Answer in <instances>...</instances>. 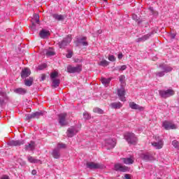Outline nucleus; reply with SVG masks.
Segmentation results:
<instances>
[{"label": "nucleus", "instance_id": "obj_1", "mask_svg": "<svg viewBox=\"0 0 179 179\" xmlns=\"http://www.w3.org/2000/svg\"><path fill=\"white\" fill-rule=\"evenodd\" d=\"M158 68H160L162 71L155 72V78H163L166 73H169V72H171V71H173V67L164 64H160Z\"/></svg>", "mask_w": 179, "mask_h": 179}, {"label": "nucleus", "instance_id": "obj_2", "mask_svg": "<svg viewBox=\"0 0 179 179\" xmlns=\"http://www.w3.org/2000/svg\"><path fill=\"white\" fill-rule=\"evenodd\" d=\"M124 138L130 145L138 143V138H136V136L134 133L127 132L124 134Z\"/></svg>", "mask_w": 179, "mask_h": 179}, {"label": "nucleus", "instance_id": "obj_3", "mask_svg": "<svg viewBox=\"0 0 179 179\" xmlns=\"http://www.w3.org/2000/svg\"><path fill=\"white\" fill-rule=\"evenodd\" d=\"M86 40H87V37L86 36H77L75 41L76 47H79L80 45H83V47H87V45H89V43H87V41H86Z\"/></svg>", "mask_w": 179, "mask_h": 179}, {"label": "nucleus", "instance_id": "obj_4", "mask_svg": "<svg viewBox=\"0 0 179 179\" xmlns=\"http://www.w3.org/2000/svg\"><path fill=\"white\" fill-rule=\"evenodd\" d=\"M159 96L162 97V99H167L169 97H171V96H174L176 92L172 89H169L166 90H159Z\"/></svg>", "mask_w": 179, "mask_h": 179}, {"label": "nucleus", "instance_id": "obj_5", "mask_svg": "<svg viewBox=\"0 0 179 179\" xmlns=\"http://www.w3.org/2000/svg\"><path fill=\"white\" fill-rule=\"evenodd\" d=\"M67 72L69 73H80L82 72V64H78L76 66L69 65L67 66Z\"/></svg>", "mask_w": 179, "mask_h": 179}, {"label": "nucleus", "instance_id": "obj_6", "mask_svg": "<svg viewBox=\"0 0 179 179\" xmlns=\"http://www.w3.org/2000/svg\"><path fill=\"white\" fill-rule=\"evenodd\" d=\"M9 100V97H8V94H6V92L3 90H0V107H2L3 104H6L8 101Z\"/></svg>", "mask_w": 179, "mask_h": 179}, {"label": "nucleus", "instance_id": "obj_7", "mask_svg": "<svg viewBox=\"0 0 179 179\" xmlns=\"http://www.w3.org/2000/svg\"><path fill=\"white\" fill-rule=\"evenodd\" d=\"M154 138L155 139L156 141L152 143V146L155 148V149H162L164 145L163 140L160 138V136H154Z\"/></svg>", "mask_w": 179, "mask_h": 179}, {"label": "nucleus", "instance_id": "obj_8", "mask_svg": "<svg viewBox=\"0 0 179 179\" xmlns=\"http://www.w3.org/2000/svg\"><path fill=\"white\" fill-rule=\"evenodd\" d=\"M71 41H72V38L69 35L66 38H64L62 41H59L58 45L59 48H65Z\"/></svg>", "mask_w": 179, "mask_h": 179}, {"label": "nucleus", "instance_id": "obj_9", "mask_svg": "<svg viewBox=\"0 0 179 179\" xmlns=\"http://www.w3.org/2000/svg\"><path fill=\"white\" fill-rule=\"evenodd\" d=\"M141 159L145 162H153V160H155V157H153L152 153L145 152L141 155Z\"/></svg>", "mask_w": 179, "mask_h": 179}, {"label": "nucleus", "instance_id": "obj_10", "mask_svg": "<svg viewBox=\"0 0 179 179\" xmlns=\"http://www.w3.org/2000/svg\"><path fill=\"white\" fill-rule=\"evenodd\" d=\"M78 129H76V127H71L68 129L66 131V135L68 138H73V136H75V134H78Z\"/></svg>", "mask_w": 179, "mask_h": 179}, {"label": "nucleus", "instance_id": "obj_11", "mask_svg": "<svg viewBox=\"0 0 179 179\" xmlns=\"http://www.w3.org/2000/svg\"><path fill=\"white\" fill-rule=\"evenodd\" d=\"M115 140L113 138H109L105 141V145L108 150L114 149V148H115Z\"/></svg>", "mask_w": 179, "mask_h": 179}, {"label": "nucleus", "instance_id": "obj_12", "mask_svg": "<svg viewBox=\"0 0 179 179\" xmlns=\"http://www.w3.org/2000/svg\"><path fill=\"white\" fill-rule=\"evenodd\" d=\"M86 167L87 169H90V170H97V169L101 167V165L94 162H87Z\"/></svg>", "mask_w": 179, "mask_h": 179}, {"label": "nucleus", "instance_id": "obj_13", "mask_svg": "<svg viewBox=\"0 0 179 179\" xmlns=\"http://www.w3.org/2000/svg\"><path fill=\"white\" fill-rule=\"evenodd\" d=\"M117 95L121 101H126L127 99H125V88L122 87L121 88L118 89Z\"/></svg>", "mask_w": 179, "mask_h": 179}, {"label": "nucleus", "instance_id": "obj_14", "mask_svg": "<svg viewBox=\"0 0 179 179\" xmlns=\"http://www.w3.org/2000/svg\"><path fill=\"white\" fill-rule=\"evenodd\" d=\"M66 113H61L59 115V124L61 127H64L66 125Z\"/></svg>", "mask_w": 179, "mask_h": 179}, {"label": "nucleus", "instance_id": "obj_15", "mask_svg": "<svg viewBox=\"0 0 179 179\" xmlns=\"http://www.w3.org/2000/svg\"><path fill=\"white\" fill-rule=\"evenodd\" d=\"M162 127L166 130L169 129H176L177 127L174 124H171L170 122L165 121L162 124Z\"/></svg>", "mask_w": 179, "mask_h": 179}, {"label": "nucleus", "instance_id": "obj_16", "mask_svg": "<svg viewBox=\"0 0 179 179\" xmlns=\"http://www.w3.org/2000/svg\"><path fill=\"white\" fill-rule=\"evenodd\" d=\"M8 145L9 146H21V145H24V140H12L8 143Z\"/></svg>", "mask_w": 179, "mask_h": 179}, {"label": "nucleus", "instance_id": "obj_17", "mask_svg": "<svg viewBox=\"0 0 179 179\" xmlns=\"http://www.w3.org/2000/svg\"><path fill=\"white\" fill-rule=\"evenodd\" d=\"M115 170L116 171H122V173H126V171H128V167L122 166L120 164H116L115 165Z\"/></svg>", "mask_w": 179, "mask_h": 179}, {"label": "nucleus", "instance_id": "obj_18", "mask_svg": "<svg viewBox=\"0 0 179 179\" xmlns=\"http://www.w3.org/2000/svg\"><path fill=\"white\" fill-rule=\"evenodd\" d=\"M31 73L29 69L25 68L22 69L21 71V78L22 79H26V78H29Z\"/></svg>", "mask_w": 179, "mask_h": 179}, {"label": "nucleus", "instance_id": "obj_19", "mask_svg": "<svg viewBox=\"0 0 179 179\" xmlns=\"http://www.w3.org/2000/svg\"><path fill=\"white\" fill-rule=\"evenodd\" d=\"M39 36L41 38H47L50 36V31L42 29L39 33Z\"/></svg>", "mask_w": 179, "mask_h": 179}, {"label": "nucleus", "instance_id": "obj_20", "mask_svg": "<svg viewBox=\"0 0 179 179\" xmlns=\"http://www.w3.org/2000/svg\"><path fill=\"white\" fill-rule=\"evenodd\" d=\"M152 34H153V33H150L148 34L144 35L143 36L138 38L136 41L137 43H141V41H146V40H148L150 36H152Z\"/></svg>", "mask_w": 179, "mask_h": 179}, {"label": "nucleus", "instance_id": "obj_21", "mask_svg": "<svg viewBox=\"0 0 179 179\" xmlns=\"http://www.w3.org/2000/svg\"><path fill=\"white\" fill-rule=\"evenodd\" d=\"M34 80V79L33 78V77H29V78H25V80H24V83L25 86H28V87H30V86L33 85Z\"/></svg>", "mask_w": 179, "mask_h": 179}, {"label": "nucleus", "instance_id": "obj_22", "mask_svg": "<svg viewBox=\"0 0 179 179\" xmlns=\"http://www.w3.org/2000/svg\"><path fill=\"white\" fill-rule=\"evenodd\" d=\"M52 155L54 159H59L61 157V152H59V150L55 148L52 152Z\"/></svg>", "mask_w": 179, "mask_h": 179}, {"label": "nucleus", "instance_id": "obj_23", "mask_svg": "<svg viewBox=\"0 0 179 179\" xmlns=\"http://www.w3.org/2000/svg\"><path fill=\"white\" fill-rule=\"evenodd\" d=\"M35 143L34 141H31L28 145H25V150H34Z\"/></svg>", "mask_w": 179, "mask_h": 179}, {"label": "nucleus", "instance_id": "obj_24", "mask_svg": "<svg viewBox=\"0 0 179 179\" xmlns=\"http://www.w3.org/2000/svg\"><path fill=\"white\" fill-rule=\"evenodd\" d=\"M15 93H17V94H26L27 93V90L24 88H17L14 90Z\"/></svg>", "mask_w": 179, "mask_h": 179}, {"label": "nucleus", "instance_id": "obj_25", "mask_svg": "<svg viewBox=\"0 0 179 179\" xmlns=\"http://www.w3.org/2000/svg\"><path fill=\"white\" fill-rule=\"evenodd\" d=\"M129 107H131L132 110H143V107L139 106V105L134 102L129 103Z\"/></svg>", "mask_w": 179, "mask_h": 179}, {"label": "nucleus", "instance_id": "obj_26", "mask_svg": "<svg viewBox=\"0 0 179 179\" xmlns=\"http://www.w3.org/2000/svg\"><path fill=\"white\" fill-rule=\"evenodd\" d=\"M59 83H61V80L58 78L52 80V87H58V86H59Z\"/></svg>", "mask_w": 179, "mask_h": 179}, {"label": "nucleus", "instance_id": "obj_27", "mask_svg": "<svg viewBox=\"0 0 179 179\" xmlns=\"http://www.w3.org/2000/svg\"><path fill=\"white\" fill-rule=\"evenodd\" d=\"M112 108L118 109L122 107V104L120 102H114L110 104Z\"/></svg>", "mask_w": 179, "mask_h": 179}, {"label": "nucleus", "instance_id": "obj_28", "mask_svg": "<svg viewBox=\"0 0 179 179\" xmlns=\"http://www.w3.org/2000/svg\"><path fill=\"white\" fill-rule=\"evenodd\" d=\"M52 16L55 20L62 21L65 19V17L62 15L53 14Z\"/></svg>", "mask_w": 179, "mask_h": 179}, {"label": "nucleus", "instance_id": "obj_29", "mask_svg": "<svg viewBox=\"0 0 179 179\" xmlns=\"http://www.w3.org/2000/svg\"><path fill=\"white\" fill-rule=\"evenodd\" d=\"M27 159H28V162H29V163H34V164L40 163V159H35L31 156H28Z\"/></svg>", "mask_w": 179, "mask_h": 179}, {"label": "nucleus", "instance_id": "obj_30", "mask_svg": "<svg viewBox=\"0 0 179 179\" xmlns=\"http://www.w3.org/2000/svg\"><path fill=\"white\" fill-rule=\"evenodd\" d=\"M122 162H123V163H124V164H134V159H132V158H123Z\"/></svg>", "mask_w": 179, "mask_h": 179}, {"label": "nucleus", "instance_id": "obj_31", "mask_svg": "<svg viewBox=\"0 0 179 179\" xmlns=\"http://www.w3.org/2000/svg\"><path fill=\"white\" fill-rule=\"evenodd\" d=\"M110 82H111V78H101V83H103L104 86H108V85L110 84Z\"/></svg>", "mask_w": 179, "mask_h": 179}, {"label": "nucleus", "instance_id": "obj_32", "mask_svg": "<svg viewBox=\"0 0 179 179\" xmlns=\"http://www.w3.org/2000/svg\"><path fill=\"white\" fill-rule=\"evenodd\" d=\"M47 57H52V55H55V52L53 51L52 49L50 48L49 50L46 51Z\"/></svg>", "mask_w": 179, "mask_h": 179}, {"label": "nucleus", "instance_id": "obj_33", "mask_svg": "<svg viewBox=\"0 0 179 179\" xmlns=\"http://www.w3.org/2000/svg\"><path fill=\"white\" fill-rule=\"evenodd\" d=\"M110 62H108L107 60H102L99 62V65L100 66H108Z\"/></svg>", "mask_w": 179, "mask_h": 179}, {"label": "nucleus", "instance_id": "obj_34", "mask_svg": "<svg viewBox=\"0 0 179 179\" xmlns=\"http://www.w3.org/2000/svg\"><path fill=\"white\" fill-rule=\"evenodd\" d=\"M41 115H43V112H35L32 113L33 118H39Z\"/></svg>", "mask_w": 179, "mask_h": 179}, {"label": "nucleus", "instance_id": "obj_35", "mask_svg": "<svg viewBox=\"0 0 179 179\" xmlns=\"http://www.w3.org/2000/svg\"><path fill=\"white\" fill-rule=\"evenodd\" d=\"M132 20H136V22H137L138 24H141V23H142V21L139 20V18L138 17V15H136V14L132 15Z\"/></svg>", "mask_w": 179, "mask_h": 179}, {"label": "nucleus", "instance_id": "obj_36", "mask_svg": "<svg viewBox=\"0 0 179 179\" xmlns=\"http://www.w3.org/2000/svg\"><path fill=\"white\" fill-rule=\"evenodd\" d=\"M65 148H66V145L64 143H58L56 149L60 150V149H65Z\"/></svg>", "mask_w": 179, "mask_h": 179}, {"label": "nucleus", "instance_id": "obj_37", "mask_svg": "<svg viewBox=\"0 0 179 179\" xmlns=\"http://www.w3.org/2000/svg\"><path fill=\"white\" fill-rule=\"evenodd\" d=\"M34 22L36 23H38V22H40V15H38V14L34 15Z\"/></svg>", "mask_w": 179, "mask_h": 179}, {"label": "nucleus", "instance_id": "obj_38", "mask_svg": "<svg viewBox=\"0 0 179 179\" xmlns=\"http://www.w3.org/2000/svg\"><path fill=\"white\" fill-rule=\"evenodd\" d=\"M94 113H97L98 114H103L104 111L102 109H100L99 108H94L93 109Z\"/></svg>", "mask_w": 179, "mask_h": 179}, {"label": "nucleus", "instance_id": "obj_39", "mask_svg": "<svg viewBox=\"0 0 179 179\" xmlns=\"http://www.w3.org/2000/svg\"><path fill=\"white\" fill-rule=\"evenodd\" d=\"M50 78L52 80L57 79L58 78V72H53L50 74Z\"/></svg>", "mask_w": 179, "mask_h": 179}, {"label": "nucleus", "instance_id": "obj_40", "mask_svg": "<svg viewBox=\"0 0 179 179\" xmlns=\"http://www.w3.org/2000/svg\"><path fill=\"white\" fill-rule=\"evenodd\" d=\"M33 113L25 115V120L30 121V120L33 119Z\"/></svg>", "mask_w": 179, "mask_h": 179}, {"label": "nucleus", "instance_id": "obj_41", "mask_svg": "<svg viewBox=\"0 0 179 179\" xmlns=\"http://www.w3.org/2000/svg\"><path fill=\"white\" fill-rule=\"evenodd\" d=\"M125 69H127V65H122V66L116 67L117 71H125Z\"/></svg>", "mask_w": 179, "mask_h": 179}, {"label": "nucleus", "instance_id": "obj_42", "mask_svg": "<svg viewBox=\"0 0 179 179\" xmlns=\"http://www.w3.org/2000/svg\"><path fill=\"white\" fill-rule=\"evenodd\" d=\"M45 68H47V64H41L38 66V69L39 71H43V69H45Z\"/></svg>", "mask_w": 179, "mask_h": 179}, {"label": "nucleus", "instance_id": "obj_43", "mask_svg": "<svg viewBox=\"0 0 179 179\" xmlns=\"http://www.w3.org/2000/svg\"><path fill=\"white\" fill-rule=\"evenodd\" d=\"M172 145L174 148H178L179 147V143L177 141V140H174L172 141Z\"/></svg>", "mask_w": 179, "mask_h": 179}, {"label": "nucleus", "instance_id": "obj_44", "mask_svg": "<svg viewBox=\"0 0 179 179\" xmlns=\"http://www.w3.org/2000/svg\"><path fill=\"white\" fill-rule=\"evenodd\" d=\"M73 52L71 50H68V54L66 55V58H72Z\"/></svg>", "mask_w": 179, "mask_h": 179}, {"label": "nucleus", "instance_id": "obj_45", "mask_svg": "<svg viewBox=\"0 0 179 179\" xmlns=\"http://www.w3.org/2000/svg\"><path fill=\"white\" fill-rule=\"evenodd\" d=\"M83 117H84L85 120H90V115H89V113H87V112H85L83 113Z\"/></svg>", "mask_w": 179, "mask_h": 179}, {"label": "nucleus", "instance_id": "obj_46", "mask_svg": "<svg viewBox=\"0 0 179 179\" xmlns=\"http://www.w3.org/2000/svg\"><path fill=\"white\" fill-rule=\"evenodd\" d=\"M108 59L111 61V62H114L115 61V57L114 55H109Z\"/></svg>", "mask_w": 179, "mask_h": 179}, {"label": "nucleus", "instance_id": "obj_47", "mask_svg": "<svg viewBox=\"0 0 179 179\" xmlns=\"http://www.w3.org/2000/svg\"><path fill=\"white\" fill-rule=\"evenodd\" d=\"M124 80H125V76L122 75L120 77V82L122 83Z\"/></svg>", "mask_w": 179, "mask_h": 179}, {"label": "nucleus", "instance_id": "obj_48", "mask_svg": "<svg viewBox=\"0 0 179 179\" xmlns=\"http://www.w3.org/2000/svg\"><path fill=\"white\" fill-rule=\"evenodd\" d=\"M45 78H46L45 74H42L41 76L40 81L43 82V80H45Z\"/></svg>", "mask_w": 179, "mask_h": 179}, {"label": "nucleus", "instance_id": "obj_49", "mask_svg": "<svg viewBox=\"0 0 179 179\" xmlns=\"http://www.w3.org/2000/svg\"><path fill=\"white\" fill-rule=\"evenodd\" d=\"M31 30L36 29V23L32 22V26L31 27Z\"/></svg>", "mask_w": 179, "mask_h": 179}, {"label": "nucleus", "instance_id": "obj_50", "mask_svg": "<svg viewBox=\"0 0 179 179\" xmlns=\"http://www.w3.org/2000/svg\"><path fill=\"white\" fill-rule=\"evenodd\" d=\"M176 34L171 33V34H170V37H171V38H172V39L176 38Z\"/></svg>", "mask_w": 179, "mask_h": 179}, {"label": "nucleus", "instance_id": "obj_51", "mask_svg": "<svg viewBox=\"0 0 179 179\" xmlns=\"http://www.w3.org/2000/svg\"><path fill=\"white\" fill-rule=\"evenodd\" d=\"M122 53H119L118 55H117V58L118 59H122Z\"/></svg>", "mask_w": 179, "mask_h": 179}, {"label": "nucleus", "instance_id": "obj_52", "mask_svg": "<svg viewBox=\"0 0 179 179\" xmlns=\"http://www.w3.org/2000/svg\"><path fill=\"white\" fill-rule=\"evenodd\" d=\"M31 174L32 176H36V174H37V171H36V169L32 170Z\"/></svg>", "mask_w": 179, "mask_h": 179}, {"label": "nucleus", "instance_id": "obj_53", "mask_svg": "<svg viewBox=\"0 0 179 179\" xmlns=\"http://www.w3.org/2000/svg\"><path fill=\"white\" fill-rule=\"evenodd\" d=\"M124 178H125L126 179H131V176H129V174H125V175H124Z\"/></svg>", "mask_w": 179, "mask_h": 179}, {"label": "nucleus", "instance_id": "obj_54", "mask_svg": "<svg viewBox=\"0 0 179 179\" xmlns=\"http://www.w3.org/2000/svg\"><path fill=\"white\" fill-rule=\"evenodd\" d=\"M75 62H78V63L82 62V59H76Z\"/></svg>", "mask_w": 179, "mask_h": 179}, {"label": "nucleus", "instance_id": "obj_55", "mask_svg": "<svg viewBox=\"0 0 179 179\" xmlns=\"http://www.w3.org/2000/svg\"><path fill=\"white\" fill-rule=\"evenodd\" d=\"M104 1V2H106V3H107V0H103Z\"/></svg>", "mask_w": 179, "mask_h": 179}, {"label": "nucleus", "instance_id": "obj_56", "mask_svg": "<svg viewBox=\"0 0 179 179\" xmlns=\"http://www.w3.org/2000/svg\"><path fill=\"white\" fill-rule=\"evenodd\" d=\"M99 34H100V33H101V31H99Z\"/></svg>", "mask_w": 179, "mask_h": 179}, {"label": "nucleus", "instance_id": "obj_57", "mask_svg": "<svg viewBox=\"0 0 179 179\" xmlns=\"http://www.w3.org/2000/svg\"><path fill=\"white\" fill-rule=\"evenodd\" d=\"M119 1H123V0H119Z\"/></svg>", "mask_w": 179, "mask_h": 179}]
</instances>
